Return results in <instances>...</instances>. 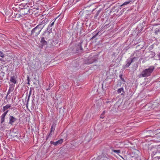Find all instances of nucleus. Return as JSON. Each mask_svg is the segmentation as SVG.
Masks as SVG:
<instances>
[{
    "label": "nucleus",
    "instance_id": "412c9836",
    "mask_svg": "<svg viewBox=\"0 0 160 160\" xmlns=\"http://www.w3.org/2000/svg\"><path fill=\"white\" fill-rule=\"evenodd\" d=\"M126 62V64L124 66V68H128L131 63L128 59L127 60Z\"/></svg>",
    "mask_w": 160,
    "mask_h": 160
},
{
    "label": "nucleus",
    "instance_id": "37998d69",
    "mask_svg": "<svg viewBox=\"0 0 160 160\" xmlns=\"http://www.w3.org/2000/svg\"><path fill=\"white\" fill-rule=\"evenodd\" d=\"M133 153H132L130 154V156H131V157L132 158L133 157H134V156L133 155Z\"/></svg>",
    "mask_w": 160,
    "mask_h": 160
},
{
    "label": "nucleus",
    "instance_id": "4c0bfd02",
    "mask_svg": "<svg viewBox=\"0 0 160 160\" xmlns=\"http://www.w3.org/2000/svg\"><path fill=\"white\" fill-rule=\"evenodd\" d=\"M27 80L28 81V83H27L28 84L30 85V83H29L30 79H29V78L28 76L27 77Z\"/></svg>",
    "mask_w": 160,
    "mask_h": 160
},
{
    "label": "nucleus",
    "instance_id": "79ce46f5",
    "mask_svg": "<svg viewBox=\"0 0 160 160\" xmlns=\"http://www.w3.org/2000/svg\"><path fill=\"white\" fill-rule=\"evenodd\" d=\"M11 91H12L9 89L7 93L8 95L10 93Z\"/></svg>",
    "mask_w": 160,
    "mask_h": 160
},
{
    "label": "nucleus",
    "instance_id": "a211bd4d",
    "mask_svg": "<svg viewBox=\"0 0 160 160\" xmlns=\"http://www.w3.org/2000/svg\"><path fill=\"white\" fill-rule=\"evenodd\" d=\"M10 81L11 82L13 83L14 84H16L17 82L15 78V76L14 75L11 77Z\"/></svg>",
    "mask_w": 160,
    "mask_h": 160
},
{
    "label": "nucleus",
    "instance_id": "9d476101",
    "mask_svg": "<svg viewBox=\"0 0 160 160\" xmlns=\"http://www.w3.org/2000/svg\"><path fill=\"white\" fill-rule=\"evenodd\" d=\"M102 10V9H100L97 12L94 16L95 19H97L98 18H101L102 15V12H101Z\"/></svg>",
    "mask_w": 160,
    "mask_h": 160
},
{
    "label": "nucleus",
    "instance_id": "c03bdc74",
    "mask_svg": "<svg viewBox=\"0 0 160 160\" xmlns=\"http://www.w3.org/2000/svg\"><path fill=\"white\" fill-rule=\"evenodd\" d=\"M0 60L2 61H3V62H4L5 61L4 60H3L2 59V58H0Z\"/></svg>",
    "mask_w": 160,
    "mask_h": 160
},
{
    "label": "nucleus",
    "instance_id": "2eb2a0df",
    "mask_svg": "<svg viewBox=\"0 0 160 160\" xmlns=\"http://www.w3.org/2000/svg\"><path fill=\"white\" fill-rule=\"evenodd\" d=\"M56 18H55L54 19H53L52 21V23L50 24L48 26L47 29V30H49V31H51L52 28H51V27L52 26L54 25V22H55V20H56Z\"/></svg>",
    "mask_w": 160,
    "mask_h": 160
},
{
    "label": "nucleus",
    "instance_id": "f03ea898",
    "mask_svg": "<svg viewBox=\"0 0 160 160\" xmlns=\"http://www.w3.org/2000/svg\"><path fill=\"white\" fill-rule=\"evenodd\" d=\"M155 69V67L151 66L148 68L144 69L142 72L139 74L138 77L139 78L142 77H147L150 76Z\"/></svg>",
    "mask_w": 160,
    "mask_h": 160
},
{
    "label": "nucleus",
    "instance_id": "8fccbe9b",
    "mask_svg": "<svg viewBox=\"0 0 160 160\" xmlns=\"http://www.w3.org/2000/svg\"><path fill=\"white\" fill-rule=\"evenodd\" d=\"M102 89H103V84H102Z\"/></svg>",
    "mask_w": 160,
    "mask_h": 160
},
{
    "label": "nucleus",
    "instance_id": "393cba45",
    "mask_svg": "<svg viewBox=\"0 0 160 160\" xmlns=\"http://www.w3.org/2000/svg\"><path fill=\"white\" fill-rule=\"evenodd\" d=\"M56 127V124L54 123H53L52 126L51 127V128L50 129V132L51 133H52L53 131H54Z\"/></svg>",
    "mask_w": 160,
    "mask_h": 160
},
{
    "label": "nucleus",
    "instance_id": "49530a36",
    "mask_svg": "<svg viewBox=\"0 0 160 160\" xmlns=\"http://www.w3.org/2000/svg\"><path fill=\"white\" fill-rule=\"evenodd\" d=\"M50 87H49V88H48L47 89V90H50Z\"/></svg>",
    "mask_w": 160,
    "mask_h": 160
},
{
    "label": "nucleus",
    "instance_id": "aec40b11",
    "mask_svg": "<svg viewBox=\"0 0 160 160\" xmlns=\"http://www.w3.org/2000/svg\"><path fill=\"white\" fill-rule=\"evenodd\" d=\"M160 130V129H157L156 130H155L154 131H152L151 130L147 131V132H151L152 133L154 134L156 133V134H157L158 133H160V132L159 131V130Z\"/></svg>",
    "mask_w": 160,
    "mask_h": 160
},
{
    "label": "nucleus",
    "instance_id": "a18cd8bd",
    "mask_svg": "<svg viewBox=\"0 0 160 160\" xmlns=\"http://www.w3.org/2000/svg\"><path fill=\"white\" fill-rule=\"evenodd\" d=\"M143 28H142L139 31V32H141L142 31V30L143 29Z\"/></svg>",
    "mask_w": 160,
    "mask_h": 160
},
{
    "label": "nucleus",
    "instance_id": "4be33fe9",
    "mask_svg": "<svg viewBox=\"0 0 160 160\" xmlns=\"http://www.w3.org/2000/svg\"><path fill=\"white\" fill-rule=\"evenodd\" d=\"M110 149L112 152H113L118 154H119L121 152V151L120 150H114L113 149V148L112 147L110 148Z\"/></svg>",
    "mask_w": 160,
    "mask_h": 160
},
{
    "label": "nucleus",
    "instance_id": "20e7f679",
    "mask_svg": "<svg viewBox=\"0 0 160 160\" xmlns=\"http://www.w3.org/2000/svg\"><path fill=\"white\" fill-rule=\"evenodd\" d=\"M32 10L30 9L29 7H28L25 8L21 9L20 10V12L21 14L22 15H24L26 14H27L28 13H30V11H31Z\"/></svg>",
    "mask_w": 160,
    "mask_h": 160
},
{
    "label": "nucleus",
    "instance_id": "6e6552de",
    "mask_svg": "<svg viewBox=\"0 0 160 160\" xmlns=\"http://www.w3.org/2000/svg\"><path fill=\"white\" fill-rule=\"evenodd\" d=\"M82 42H79L76 46V51L77 52H80L82 51L83 49L82 47Z\"/></svg>",
    "mask_w": 160,
    "mask_h": 160
},
{
    "label": "nucleus",
    "instance_id": "7ed1b4c3",
    "mask_svg": "<svg viewBox=\"0 0 160 160\" xmlns=\"http://www.w3.org/2000/svg\"><path fill=\"white\" fill-rule=\"evenodd\" d=\"M98 57V55L97 54L94 55L86 60L85 62V63L89 64L94 62H95L97 61Z\"/></svg>",
    "mask_w": 160,
    "mask_h": 160
},
{
    "label": "nucleus",
    "instance_id": "e433bc0d",
    "mask_svg": "<svg viewBox=\"0 0 160 160\" xmlns=\"http://www.w3.org/2000/svg\"><path fill=\"white\" fill-rule=\"evenodd\" d=\"M14 89L13 87L12 86H10L9 88V89L11 90V91H12Z\"/></svg>",
    "mask_w": 160,
    "mask_h": 160
},
{
    "label": "nucleus",
    "instance_id": "0eeeda50",
    "mask_svg": "<svg viewBox=\"0 0 160 160\" xmlns=\"http://www.w3.org/2000/svg\"><path fill=\"white\" fill-rule=\"evenodd\" d=\"M2 112H4L1 116L0 122L1 124H2L5 122V117L8 112V111Z\"/></svg>",
    "mask_w": 160,
    "mask_h": 160
},
{
    "label": "nucleus",
    "instance_id": "de8ad7c7",
    "mask_svg": "<svg viewBox=\"0 0 160 160\" xmlns=\"http://www.w3.org/2000/svg\"><path fill=\"white\" fill-rule=\"evenodd\" d=\"M51 84H49V87H52V85L51 86Z\"/></svg>",
    "mask_w": 160,
    "mask_h": 160
},
{
    "label": "nucleus",
    "instance_id": "f257e3e1",
    "mask_svg": "<svg viewBox=\"0 0 160 160\" xmlns=\"http://www.w3.org/2000/svg\"><path fill=\"white\" fill-rule=\"evenodd\" d=\"M44 26V25H43L42 22L39 23L31 31V36L33 38L38 37Z\"/></svg>",
    "mask_w": 160,
    "mask_h": 160
},
{
    "label": "nucleus",
    "instance_id": "a878e982",
    "mask_svg": "<svg viewBox=\"0 0 160 160\" xmlns=\"http://www.w3.org/2000/svg\"><path fill=\"white\" fill-rule=\"evenodd\" d=\"M131 2V1H126L124 3H123L122 5H121L120 7L124 6L125 5H127L129 4Z\"/></svg>",
    "mask_w": 160,
    "mask_h": 160
},
{
    "label": "nucleus",
    "instance_id": "cd10ccee",
    "mask_svg": "<svg viewBox=\"0 0 160 160\" xmlns=\"http://www.w3.org/2000/svg\"><path fill=\"white\" fill-rule=\"evenodd\" d=\"M31 93V90H30V91L29 92V95L28 96V99L27 100V104H26L27 107H28V102H29V98H30V96Z\"/></svg>",
    "mask_w": 160,
    "mask_h": 160
},
{
    "label": "nucleus",
    "instance_id": "c85d7f7f",
    "mask_svg": "<svg viewBox=\"0 0 160 160\" xmlns=\"http://www.w3.org/2000/svg\"><path fill=\"white\" fill-rule=\"evenodd\" d=\"M105 113V111H103L102 113L101 114L100 118H103L104 117V114Z\"/></svg>",
    "mask_w": 160,
    "mask_h": 160
},
{
    "label": "nucleus",
    "instance_id": "2f4dec72",
    "mask_svg": "<svg viewBox=\"0 0 160 160\" xmlns=\"http://www.w3.org/2000/svg\"><path fill=\"white\" fill-rule=\"evenodd\" d=\"M122 74H120L119 75V77H120V78L123 82H125V81L124 79V78L122 77Z\"/></svg>",
    "mask_w": 160,
    "mask_h": 160
},
{
    "label": "nucleus",
    "instance_id": "bb28decb",
    "mask_svg": "<svg viewBox=\"0 0 160 160\" xmlns=\"http://www.w3.org/2000/svg\"><path fill=\"white\" fill-rule=\"evenodd\" d=\"M122 92H123V93H124L123 88H121L118 89L117 90V92L118 93H120Z\"/></svg>",
    "mask_w": 160,
    "mask_h": 160
},
{
    "label": "nucleus",
    "instance_id": "09e8293b",
    "mask_svg": "<svg viewBox=\"0 0 160 160\" xmlns=\"http://www.w3.org/2000/svg\"><path fill=\"white\" fill-rule=\"evenodd\" d=\"M8 94H7V95H6V96L5 98L7 99V97H8Z\"/></svg>",
    "mask_w": 160,
    "mask_h": 160
},
{
    "label": "nucleus",
    "instance_id": "864d4df0",
    "mask_svg": "<svg viewBox=\"0 0 160 160\" xmlns=\"http://www.w3.org/2000/svg\"><path fill=\"white\" fill-rule=\"evenodd\" d=\"M159 32H160V31H159Z\"/></svg>",
    "mask_w": 160,
    "mask_h": 160
},
{
    "label": "nucleus",
    "instance_id": "9b49d317",
    "mask_svg": "<svg viewBox=\"0 0 160 160\" xmlns=\"http://www.w3.org/2000/svg\"><path fill=\"white\" fill-rule=\"evenodd\" d=\"M63 139H61L55 142H54L52 141H51L50 142V143L52 144H53L55 146H56L58 145L62 144L63 142Z\"/></svg>",
    "mask_w": 160,
    "mask_h": 160
},
{
    "label": "nucleus",
    "instance_id": "603ef678",
    "mask_svg": "<svg viewBox=\"0 0 160 160\" xmlns=\"http://www.w3.org/2000/svg\"><path fill=\"white\" fill-rule=\"evenodd\" d=\"M121 95H123V93H122Z\"/></svg>",
    "mask_w": 160,
    "mask_h": 160
},
{
    "label": "nucleus",
    "instance_id": "ea45409f",
    "mask_svg": "<svg viewBox=\"0 0 160 160\" xmlns=\"http://www.w3.org/2000/svg\"><path fill=\"white\" fill-rule=\"evenodd\" d=\"M159 31H160V29H158L157 30H156L155 32V33L156 34H158V32H159Z\"/></svg>",
    "mask_w": 160,
    "mask_h": 160
},
{
    "label": "nucleus",
    "instance_id": "39448f33",
    "mask_svg": "<svg viewBox=\"0 0 160 160\" xmlns=\"http://www.w3.org/2000/svg\"><path fill=\"white\" fill-rule=\"evenodd\" d=\"M6 68L7 69V71H8V67L7 66H2L1 68V70L0 71V79H3L5 75V72H3V68Z\"/></svg>",
    "mask_w": 160,
    "mask_h": 160
},
{
    "label": "nucleus",
    "instance_id": "5701e85b",
    "mask_svg": "<svg viewBox=\"0 0 160 160\" xmlns=\"http://www.w3.org/2000/svg\"><path fill=\"white\" fill-rule=\"evenodd\" d=\"M148 53L150 57L151 58L154 57L155 55V53L152 51L149 52Z\"/></svg>",
    "mask_w": 160,
    "mask_h": 160
},
{
    "label": "nucleus",
    "instance_id": "f704fd0d",
    "mask_svg": "<svg viewBox=\"0 0 160 160\" xmlns=\"http://www.w3.org/2000/svg\"><path fill=\"white\" fill-rule=\"evenodd\" d=\"M158 153V152H157V150H156V151H154L152 152V155H155L156 154Z\"/></svg>",
    "mask_w": 160,
    "mask_h": 160
},
{
    "label": "nucleus",
    "instance_id": "c756f323",
    "mask_svg": "<svg viewBox=\"0 0 160 160\" xmlns=\"http://www.w3.org/2000/svg\"><path fill=\"white\" fill-rule=\"evenodd\" d=\"M6 125L5 124H3V126L0 127V129L1 130H3L5 128V126Z\"/></svg>",
    "mask_w": 160,
    "mask_h": 160
},
{
    "label": "nucleus",
    "instance_id": "3c124183",
    "mask_svg": "<svg viewBox=\"0 0 160 160\" xmlns=\"http://www.w3.org/2000/svg\"><path fill=\"white\" fill-rule=\"evenodd\" d=\"M114 54H115L114 53H113V54H112V55H115Z\"/></svg>",
    "mask_w": 160,
    "mask_h": 160
},
{
    "label": "nucleus",
    "instance_id": "a19ab883",
    "mask_svg": "<svg viewBox=\"0 0 160 160\" xmlns=\"http://www.w3.org/2000/svg\"><path fill=\"white\" fill-rule=\"evenodd\" d=\"M157 150L158 153H160V147L158 148Z\"/></svg>",
    "mask_w": 160,
    "mask_h": 160
},
{
    "label": "nucleus",
    "instance_id": "1a4fd4ad",
    "mask_svg": "<svg viewBox=\"0 0 160 160\" xmlns=\"http://www.w3.org/2000/svg\"><path fill=\"white\" fill-rule=\"evenodd\" d=\"M9 124L11 125H12L13 123L16 122L17 120V119L13 116L10 115L9 117Z\"/></svg>",
    "mask_w": 160,
    "mask_h": 160
},
{
    "label": "nucleus",
    "instance_id": "423d86ee",
    "mask_svg": "<svg viewBox=\"0 0 160 160\" xmlns=\"http://www.w3.org/2000/svg\"><path fill=\"white\" fill-rule=\"evenodd\" d=\"M51 31H48L47 30L44 32L43 33L42 35V38H43L44 39H45L46 40H47L48 38H49V36L50 35Z\"/></svg>",
    "mask_w": 160,
    "mask_h": 160
},
{
    "label": "nucleus",
    "instance_id": "f8f14e48",
    "mask_svg": "<svg viewBox=\"0 0 160 160\" xmlns=\"http://www.w3.org/2000/svg\"><path fill=\"white\" fill-rule=\"evenodd\" d=\"M121 8H119L118 7H114L112 9L111 12H114V14L119 15V14L118 13V12L119 11V9L121 10Z\"/></svg>",
    "mask_w": 160,
    "mask_h": 160
},
{
    "label": "nucleus",
    "instance_id": "c9c22d12",
    "mask_svg": "<svg viewBox=\"0 0 160 160\" xmlns=\"http://www.w3.org/2000/svg\"><path fill=\"white\" fill-rule=\"evenodd\" d=\"M156 160H160V156H157L154 158Z\"/></svg>",
    "mask_w": 160,
    "mask_h": 160
},
{
    "label": "nucleus",
    "instance_id": "58836bf2",
    "mask_svg": "<svg viewBox=\"0 0 160 160\" xmlns=\"http://www.w3.org/2000/svg\"><path fill=\"white\" fill-rule=\"evenodd\" d=\"M99 32H97L92 37V38H95L97 35H98V33H99Z\"/></svg>",
    "mask_w": 160,
    "mask_h": 160
},
{
    "label": "nucleus",
    "instance_id": "6ab92c4d",
    "mask_svg": "<svg viewBox=\"0 0 160 160\" xmlns=\"http://www.w3.org/2000/svg\"><path fill=\"white\" fill-rule=\"evenodd\" d=\"M28 7H30L27 4H21L19 5V8L20 10L21 9H23L24 8H25Z\"/></svg>",
    "mask_w": 160,
    "mask_h": 160
},
{
    "label": "nucleus",
    "instance_id": "4468645a",
    "mask_svg": "<svg viewBox=\"0 0 160 160\" xmlns=\"http://www.w3.org/2000/svg\"><path fill=\"white\" fill-rule=\"evenodd\" d=\"M11 105L10 104H8L4 106L2 108V111H9V110L10 109Z\"/></svg>",
    "mask_w": 160,
    "mask_h": 160
},
{
    "label": "nucleus",
    "instance_id": "dca6fc26",
    "mask_svg": "<svg viewBox=\"0 0 160 160\" xmlns=\"http://www.w3.org/2000/svg\"><path fill=\"white\" fill-rule=\"evenodd\" d=\"M21 16H22L19 14H18V13H14L13 14V12H12L10 16H9V17H12V18H15L17 17L18 18H20Z\"/></svg>",
    "mask_w": 160,
    "mask_h": 160
},
{
    "label": "nucleus",
    "instance_id": "b1692460",
    "mask_svg": "<svg viewBox=\"0 0 160 160\" xmlns=\"http://www.w3.org/2000/svg\"><path fill=\"white\" fill-rule=\"evenodd\" d=\"M128 60L130 61L131 63H132L136 61L137 60V58L134 57L132 58H129L128 59Z\"/></svg>",
    "mask_w": 160,
    "mask_h": 160
},
{
    "label": "nucleus",
    "instance_id": "f3484780",
    "mask_svg": "<svg viewBox=\"0 0 160 160\" xmlns=\"http://www.w3.org/2000/svg\"><path fill=\"white\" fill-rule=\"evenodd\" d=\"M45 39L41 37L40 42L42 46L47 45L48 44V42L45 40Z\"/></svg>",
    "mask_w": 160,
    "mask_h": 160
},
{
    "label": "nucleus",
    "instance_id": "ddd939ff",
    "mask_svg": "<svg viewBox=\"0 0 160 160\" xmlns=\"http://www.w3.org/2000/svg\"><path fill=\"white\" fill-rule=\"evenodd\" d=\"M104 25H103L101 28V30H103L108 28L110 27L111 25V23L110 22L107 23V22H106L104 23Z\"/></svg>",
    "mask_w": 160,
    "mask_h": 160
},
{
    "label": "nucleus",
    "instance_id": "7c9ffc66",
    "mask_svg": "<svg viewBox=\"0 0 160 160\" xmlns=\"http://www.w3.org/2000/svg\"><path fill=\"white\" fill-rule=\"evenodd\" d=\"M52 133L51 132H50L49 133L47 136L46 139L47 140L48 139V138L51 137L52 135Z\"/></svg>",
    "mask_w": 160,
    "mask_h": 160
},
{
    "label": "nucleus",
    "instance_id": "72a5a7b5",
    "mask_svg": "<svg viewBox=\"0 0 160 160\" xmlns=\"http://www.w3.org/2000/svg\"><path fill=\"white\" fill-rule=\"evenodd\" d=\"M34 99H33L32 100V107L33 108H34V106H35V103H34Z\"/></svg>",
    "mask_w": 160,
    "mask_h": 160
},
{
    "label": "nucleus",
    "instance_id": "473e14b6",
    "mask_svg": "<svg viewBox=\"0 0 160 160\" xmlns=\"http://www.w3.org/2000/svg\"><path fill=\"white\" fill-rule=\"evenodd\" d=\"M0 56L2 58H4V54L2 51H0Z\"/></svg>",
    "mask_w": 160,
    "mask_h": 160
}]
</instances>
